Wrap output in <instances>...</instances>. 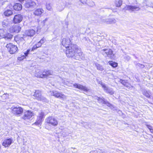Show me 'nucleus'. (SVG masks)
Instances as JSON below:
<instances>
[{"instance_id": "nucleus-39", "label": "nucleus", "mask_w": 153, "mask_h": 153, "mask_svg": "<svg viewBox=\"0 0 153 153\" xmlns=\"http://www.w3.org/2000/svg\"><path fill=\"white\" fill-rule=\"evenodd\" d=\"M101 102L102 103L104 104L111 105L110 103L109 102L106 101L103 99L101 101Z\"/></svg>"}, {"instance_id": "nucleus-37", "label": "nucleus", "mask_w": 153, "mask_h": 153, "mask_svg": "<svg viewBox=\"0 0 153 153\" xmlns=\"http://www.w3.org/2000/svg\"><path fill=\"white\" fill-rule=\"evenodd\" d=\"M46 8L49 10H51L52 9L51 6L50 4H46Z\"/></svg>"}, {"instance_id": "nucleus-34", "label": "nucleus", "mask_w": 153, "mask_h": 153, "mask_svg": "<svg viewBox=\"0 0 153 153\" xmlns=\"http://www.w3.org/2000/svg\"><path fill=\"white\" fill-rule=\"evenodd\" d=\"M25 58V56H24V55H23L18 57L17 58V60L19 61H21Z\"/></svg>"}, {"instance_id": "nucleus-18", "label": "nucleus", "mask_w": 153, "mask_h": 153, "mask_svg": "<svg viewBox=\"0 0 153 153\" xmlns=\"http://www.w3.org/2000/svg\"><path fill=\"white\" fill-rule=\"evenodd\" d=\"M13 10L15 11H19L22 9V5L20 3H16L13 6Z\"/></svg>"}, {"instance_id": "nucleus-11", "label": "nucleus", "mask_w": 153, "mask_h": 153, "mask_svg": "<svg viewBox=\"0 0 153 153\" xmlns=\"http://www.w3.org/2000/svg\"><path fill=\"white\" fill-rule=\"evenodd\" d=\"M14 40L19 45H24L25 42L24 38L20 37L19 35H16L15 37Z\"/></svg>"}, {"instance_id": "nucleus-1", "label": "nucleus", "mask_w": 153, "mask_h": 153, "mask_svg": "<svg viewBox=\"0 0 153 153\" xmlns=\"http://www.w3.org/2000/svg\"><path fill=\"white\" fill-rule=\"evenodd\" d=\"M62 44L66 49L65 54L68 57H75L82 56L83 53L81 49L76 45L72 43L70 38H63Z\"/></svg>"}, {"instance_id": "nucleus-10", "label": "nucleus", "mask_w": 153, "mask_h": 153, "mask_svg": "<svg viewBox=\"0 0 153 153\" xmlns=\"http://www.w3.org/2000/svg\"><path fill=\"white\" fill-rule=\"evenodd\" d=\"M44 10L42 8H36L34 10L33 14L34 16L37 17H41L44 13Z\"/></svg>"}, {"instance_id": "nucleus-23", "label": "nucleus", "mask_w": 153, "mask_h": 153, "mask_svg": "<svg viewBox=\"0 0 153 153\" xmlns=\"http://www.w3.org/2000/svg\"><path fill=\"white\" fill-rule=\"evenodd\" d=\"M120 82L123 85L126 87H130V86H131V84L128 82V80L120 79Z\"/></svg>"}, {"instance_id": "nucleus-41", "label": "nucleus", "mask_w": 153, "mask_h": 153, "mask_svg": "<svg viewBox=\"0 0 153 153\" xmlns=\"http://www.w3.org/2000/svg\"><path fill=\"white\" fill-rule=\"evenodd\" d=\"M146 126L149 130H150L151 128H152V127L150 125H146Z\"/></svg>"}, {"instance_id": "nucleus-21", "label": "nucleus", "mask_w": 153, "mask_h": 153, "mask_svg": "<svg viewBox=\"0 0 153 153\" xmlns=\"http://www.w3.org/2000/svg\"><path fill=\"white\" fill-rule=\"evenodd\" d=\"M13 14V12L11 10L7 9L3 12V14L5 17H9L12 16Z\"/></svg>"}, {"instance_id": "nucleus-38", "label": "nucleus", "mask_w": 153, "mask_h": 153, "mask_svg": "<svg viewBox=\"0 0 153 153\" xmlns=\"http://www.w3.org/2000/svg\"><path fill=\"white\" fill-rule=\"evenodd\" d=\"M30 49H27L26 51L24 53V56H25V57L26 58V56H27L28 54L29 53V52L30 51Z\"/></svg>"}, {"instance_id": "nucleus-28", "label": "nucleus", "mask_w": 153, "mask_h": 153, "mask_svg": "<svg viewBox=\"0 0 153 153\" xmlns=\"http://www.w3.org/2000/svg\"><path fill=\"white\" fill-rule=\"evenodd\" d=\"M44 117L45 114L44 113L41 112L39 114L38 116L37 117V119L43 121Z\"/></svg>"}, {"instance_id": "nucleus-6", "label": "nucleus", "mask_w": 153, "mask_h": 153, "mask_svg": "<svg viewBox=\"0 0 153 153\" xmlns=\"http://www.w3.org/2000/svg\"><path fill=\"white\" fill-rule=\"evenodd\" d=\"M23 16L20 14L15 15L12 19V22L14 24H18L21 22L23 19Z\"/></svg>"}, {"instance_id": "nucleus-31", "label": "nucleus", "mask_w": 153, "mask_h": 153, "mask_svg": "<svg viewBox=\"0 0 153 153\" xmlns=\"http://www.w3.org/2000/svg\"><path fill=\"white\" fill-rule=\"evenodd\" d=\"M41 47V45H39L36 43L30 49V51H34V50L38 48H39Z\"/></svg>"}, {"instance_id": "nucleus-25", "label": "nucleus", "mask_w": 153, "mask_h": 153, "mask_svg": "<svg viewBox=\"0 0 153 153\" xmlns=\"http://www.w3.org/2000/svg\"><path fill=\"white\" fill-rule=\"evenodd\" d=\"M35 76L37 78H44L42 71L39 70L36 72Z\"/></svg>"}, {"instance_id": "nucleus-24", "label": "nucleus", "mask_w": 153, "mask_h": 153, "mask_svg": "<svg viewBox=\"0 0 153 153\" xmlns=\"http://www.w3.org/2000/svg\"><path fill=\"white\" fill-rule=\"evenodd\" d=\"M13 37V35L10 33L5 31L4 39L5 40H11Z\"/></svg>"}, {"instance_id": "nucleus-35", "label": "nucleus", "mask_w": 153, "mask_h": 153, "mask_svg": "<svg viewBox=\"0 0 153 153\" xmlns=\"http://www.w3.org/2000/svg\"><path fill=\"white\" fill-rule=\"evenodd\" d=\"M45 40L44 38H42L39 42L37 44L39 45H41V46H42V44L44 43L45 42Z\"/></svg>"}, {"instance_id": "nucleus-20", "label": "nucleus", "mask_w": 153, "mask_h": 153, "mask_svg": "<svg viewBox=\"0 0 153 153\" xmlns=\"http://www.w3.org/2000/svg\"><path fill=\"white\" fill-rule=\"evenodd\" d=\"M53 95L56 97L59 98L61 99L63 98L65 96L64 94L62 93L56 91L53 92Z\"/></svg>"}, {"instance_id": "nucleus-19", "label": "nucleus", "mask_w": 153, "mask_h": 153, "mask_svg": "<svg viewBox=\"0 0 153 153\" xmlns=\"http://www.w3.org/2000/svg\"><path fill=\"white\" fill-rule=\"evenodd\" d=\"M102 87L103 88L104 90L106 92L110 95H113L114 94V92L113 90H110L108 89L106 86L103 84H101Z\"/></svg>"}, {"instance_id": "nucleus-2", "label": "nucleus", "mask_w": 153, "mask_h": 153, "mask_svg": "<svg viewBox=\"0 0 153 153\" xmlns=\"http://www.w3.org/2000/svg\"><path fill=\"white\" fill-rule=\"evenodd\" d=\"M58 124V122L57 119L52 116H49L45 120V127L46 128L49 129L50 126H56Z\"/></svg>"}, {"instance_id": "nucleus-5", "label": "nucleus", "mask_w": 153, "mask_h": 153, "mask_svg": "<svg viewBox=\"0 0 153 153\" xmlns=\"http://www.w3.org/2000/svg\"><path fill=\"white\" fill-rule=\"evenodd\" d=\"M36 5V3L33 0H27L24 5L25 7L28 10L34 8Z\"/></svg>"}, {"instance_id": "nucleus-13", "label": "nucleus", "mask_w": 153, "mask_h": 153, "mask_svg": "<svg viewBox=\"0 0 153 153\" xmlns=\"http://www.w3.org/2000/svg\"><path fill=\"white\" fill-rule=\"evenodd\" d=\"M73 86L76 88L79 89L86 92H88L89 90L86 87L80 84L75 83L73 84Z\"/></svg>"}, {"instance_id": "nucleus-42", "label": "nucleus", "mask_w": 153, "mask_h": 153, "mask_svg": "<svg viewBox=\"0 0 153 153\" xmlns=\"http://www.w3.org/2000/svg\"><path fill=\"white\" fill-rule=\"evenodd\" d=\"M102 99H102L100 97H98L97 98V100L98 101H101V100L102 101Z\"/></svg>"}, {"instance_id": "nucleus-33", "label": "nucleus", "mask_w": 153, "mask_h": 153, "mask_svg": "<svg viewBox=\"0 0 153 153\" xmlns=\"http://www.w3.org/2000/svg\"><path fill=\"white\" fill-rule=\"evenodd\" d=\"M97 69L100 71H102L103 70V68L102 66L98 64H96V65Z\"/></svg>"}, {"instance_id": "nucleus-29", "label": "nucleus", "mask_w": 153, "mask_h": 153, "mask_svg": "<svg viewBox=\"0 0 153 153\" xmlns=\"http://www.w3.org/2000/svg\"><path fill=\"white\" fill-rule=\"evenodd\" d=\"M122 3L123 1L122 0H119L115 2V5L116 7H119L122 5Z\"/></svg>"}, {"instance_id": "nucleus-8", "label": "nucleus", "mask_w": 153, "mask_h": 153, "mask_svg": "<svg viewBox=\"0 0 153 153\" xmlns=\"http://www.w3.org/2000/svg\"><path fill=\"white\" fill-rule=\"evenodd\" d=\"M34 116V113L32 111L30 110H27L25 112L22 118L24 120H28Z\"/></svg>"}, {"instance_id": "nucleus-32", "label": "nucleus", "mask_w": 153, "mask_h": 153, "mask_svg": "<svg viewBox=\"0 0 153 153\" xmlns=\"http://www.w3.org/2000/svg\"><path fill=\"white\" fill-rule=\"evenodd\" d=\"M42 122V121L37 119L36 122L33 123V125H34L36 126H38L39 125H41Z\"/></svg>"}, {"instance_id": "nucleus-22", "label": "nucleus", "mask_w": 153, "mask_h": 153, "mask_svg": "<svg viewBox=\"0 0 153 153\" xmlns=\"http://www.w3.org/2000/svg\"><path fill=\"white\" fill-rule=\"evenodd\" d=\"M44 78H46L52 75V72L49 70H44L42 71Z\"/></svg>"}, {"instance_id": "nucleus-14", "label": "nucleus", "mask_w": 153, "mask_h": 153, "mask_svg": "<svg viewBox=\"0 0 153 153\" xmlns=\"http://www.w3.org/2000/svg\"><path fill=\"white\" fill-rule=\"evenodd\" d=\"M103 52V54H105L107 56H114L113 51L111 49H104L102 50Z\"/></svg>"}, {"instance_id": "nucleus-9", "label": "nucleus", "mask_w": 153, "mask_h": 153, "mask_svg": "<svg viewBox=\"0 0 153 153\" xmlns=\"http://www.w3.org/2000/svg\"><path fill=\"white\" fill-rule=\"evenodd\" d=\"M33 96L38 100L42 101L44 100L43 97L42 95V91L40 90H35Z\"/></svg>"}, {"instance_id": "nucleus-16", "label": "nucleus", "mask_w": 153, "mask_h": 153, "mask_svg": "<svg viewBox=\"0 0 153 153\" xmlns=\"http://www.w3.org/2000/svg\"><path fill=\"white\" fill-rule=\"evenodd\" d=\"M83 4H87L88 6L93 7L94 5V3L92 0H79Z\"/></svg>"}, {"instance_id": "nucleus-15", "label": "nucleus", "mask_w": 153, "mask_h": 153, "mask_svg": "<svg viewBox=\"0 0 153 153\" xmlns=\"http://www.w3.org/2000/svg\"><path fill=\"white\" fill-rule=\"evenodd\" d=\"M123 9L125 11L131 10V11H134L136 10H139L140 9V8L139 7L135 6L127 5L123 8Z\"/></svg>"}, {"instance_id": "nucleus-27", "label": "nucleus", "mask_w": 153, "mask_h": 153, "mask_svg": "<svg viewBox=\"0 0 153 153\" xmlns=\"http://www.w3.org/2000/svg\"><path fill=\"white\" fill-rule=\"evenodd\" d=\"M109 65L113 68H115L117 67L118 63L115 62L110 61L108 62Z\"/></svg>"}, {"instance_id": "nucleus-43", "label": "nucleus", "mask_w": 153, "mask_h": 153, "mask_svg": "<svg viewBox=\"0 0 153 153\" xmlns=\"http://www.w3.org/2000/svg\"><path fill=\"white\" fill-rule=\"evenodd\" d=\"M149 131L152 134H153V129L152 128H151Z\"/></svg>"}, {"instance_id": "nucleus-3", "label": "nucleus", "mask_w": 153, "mask_h": 153, "mask_svg": "<svg viewBox=\"0 0 153 153\" xmlns=\"http://www.w3.org/2000/svg\"><path fill=\"white\" fill-rule=\"evenodd\" d=\"M5 47L8 52L11 54H15L19 51L17 46L12 43H9L7 44Z\"/></svg>"}, {"instance_id": "nucleus-26", "label": "nucleus", "mask_w": 153, "mask_h": 153, "mask_svg": "<svg viewBox=\"0 0 153 153\" xmlns=\"http://www.w3.org/2000/svg\"><path fill=\"white\" fill-rule=\"evenodd\" d=\"M10 24V22L8 19L4 20L2 23V26L4 27H8Z\"/></svg>"}, {"instance_id": "nucleus-7", "label": "nucleus", "mask_w": 153, "mask_h": 153, "mask_svg": "<svg viewBox=\"0 0 153 153\" xmlns=\"http://www.w3.org/2000/svg\"><path fill=\"white\" fill-rule=\"evenodd\" d=\"M21 29V27L19 25H13L9 28L8 30L11 33H18L20 31Z\"/></svg>"}, {"instance_id": "nucleus-36", "label": "nucleus", "mask_w": 153, "mask_h": 153, "mask_svg": "<svg viewBox=\"0 0 153 153\" xmlns=\"http://www.w3.org/2000/svg\"><path fill=\"white\" fill-rule=\"evenodd\" d=\"M143 94L144 96L148 98H150V97L151 95L147 91L144 92Z\"/></svg>"}, {"instance_id": "nucleus-17", "label": "nucleus", "mask_w": 153, "mask_h": 153, "mask_svg": "<svg viewBox=\"0 0 153 153\" xmlns=\"http://www.w3.org/2000/svg\"><path fill=\"white\" fill-rule=\"evenodd\" d=\"M36 33L35 30L31 29L26 30L25 32V34L27 36L31 37L33 36Z\"/></svg>"}, {"instance_id": "nucleus-40", "label": "nucleus", "mask_w": 153, "mask_h": 153, "mask_svg": "<svg viewBox=\"0 0 153 153\" xmlns=\"http://www.w3.org/2000/svg\"><path fill=\"white\" fill-rule=\"evenodd\" d=\"M6 2V1L4 0H0V4L3 5Z\"/></svg>"}, {"instance_id": "nucleus-4", "label": "nucleus", "mask_w": 153, "mask_h": 153, "mask_svg": "<svg viewBox=\"0 0 153 153\" xmlns=\"http://www.w3.org/2000/svg\"><path fill=\"white\" fill-rule=\"evenodd\" d=\"M11 109L13 114L19 116L21 115L24 112L23 108L21 106H13L11 108Z\"/></svg>"}, {"instance_id": "nucleus-30", "label": "nucleus", "mask_w": 153, "mask_h": 153, "mask_svg": "<svg viewBox=\"0 0 153 153\" xmlns=\"http://www.w3.org/2000/svg\"><path fill=\"white\" fill-rule=\"evenodd\" d=\"M5 31L3 29H0V39H4Z\"/></svg>"}, {"instance_id": "nucleus-12", "label": "nucleus", "mask_w": 153, "mask_h": 153, "mask_svg": "<svg viewBox=\"0 0 153 153\" xmlns=\"http://www.w3.org/2000/svg\"><path fill=\"white\" fill-rule=\"evenodd\" d=\"M13 139L12 138L5 139L2 143V145L5 148L8 147L13 143Z\"/></svg>"}]
</instances>
